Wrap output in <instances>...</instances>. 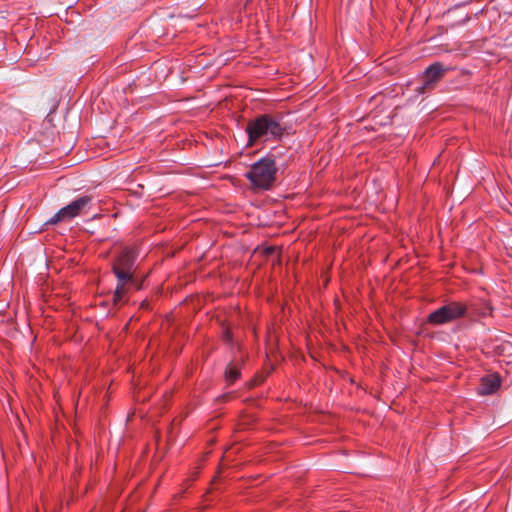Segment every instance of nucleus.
Here are the masks:
<instances>
[{
    "label": "nucleus",
    "mask_w": 512,
    "mask_h": 512,
    "mask_svg": "<svg viewBox=\"0 0 512 512\" xmlns=\"http://www.w3.org/2000/svg\"><path fill=\"white\" fill-rule=\"evenodd\" d=\"M137 252L135 248L126 247L114 259L112 271L117 279V286L113 295V303L118 305L128 293L129 286L135 283L134 272Z\"/></svg>",
    "instance_id": "1"
},
{
    "label": "nucleus",
    "mask_w": 512,
    "mask_h": 512,
    "mask_svg": "<svg viewBox=\"0 0 512 512\" xmlns=\"http://www.w3.org/2000/svg\"><path fill=\"white\" fill-rule=\"evenodd\" d=\"M245 131L248 134L247 145L253 146L258 141L279 140L285 132V127L277 117L262 114L249 120Z\"/></svg>",
    "instance_id": "2"
},
{
    "label": "nucleus",
    "mask_w": 512,
    "mask_h": 512,
    "mask_svg": "<svg viewBox=\"0 0 512 512\" xmlns=\"http://www.w3.org/2000/svg\"><path fill=\"white\" fill-rule=\"evenodd\" d=\"M277 170L275 160L264 157L254 163L245 176L255 188L268 190L276 179Z\"/></svg>",
    "instance_id": "3"
},
{
    "label": "nucleus",
    "mask_w": 512,
    "mask_h": 512,
    "mask_svg": "<svg viewBox=\"0 0 512 512\" xmlns=\"http://www.w3.org/2000/svg\"><path fill=\"white\" fill-rule=\"evenodd\" d=\"M467 305L462 302H450L429 314L427 321L433 325H443L464 317Z\"/></svg>",
    "instance_id": "4"
},
{
    "label": "nucleus",
    "mask_w": 512,
    "mask_h": 512,
    "mask_svg": "<svg viewBox=\"0 0 512 512\" xmlns=\"http://www.w3.org/2000/svg\"><path fill=\"white\" fill-rule=\"evenodd\" d=\"M450 70L451 68L445 66L443 63L434 62L424 70L421 75L422 84L415 87L414 91L418 94H425L433 90L437 83L441 81Z\"/></svg>",
    "instance_id": "5"
},
{
    "label": "nucleus",
    "mask_w": 512,
    "mask_h": 512,
    "mask_svg": "<svg viewBox=\"0 0 512 512\" xmlns=\"http://www.w3.org/2000/svg\"><path fill=\"white\" fill-rule=\"evenodd\" d=\"M92 197L89 195H83L67 206L61 208L52 218H50L47 224H56L61 221L71 220L79 216L90 204Z\"/></svg>",
    "instance_id": "6"
},
{
    "label": "nucleus",
    "mask_w": 512,
    "mask_h": 512,
    "mask_svg": "<svg viewBox=\"0 0 512 512\" xmlns=\"http://www.w3.org/2000/svg\"><path fill=\"white\" fill-rule=\"evenodd\" d=\"M500 387V379L497 375H489L481 379L478 393L481 395L493 394Z\"/></svg>",
    "instance_id": "7"
},
{
    "label": "nucleus",
    "mask_w": 512,
    "mask_h": 512,
    "mask_svg": "<svg viewBox=\"0 0 512 512\" xmlns=\"http://www.w3.org/2000/svg\"><path fill=\"white\" fill-rule=\"evenodd\" d=\"M239 376H240V370L237 366L231 364L226 368L225 378H226L227 383H229V384L234 383L239 378Z\"/></svg>",
    "instance_id": "8"
},
{
    "label": "nucleus",
    "mask_w": 512,
    "mask_h": 512,
    "mask_svg": "<svg viewBox=\"0 0 512 512\" xmlns=\"http://www.w3.org/2000/svg\"><path fill=\"white\" fill-rule=\"evenodd\" d=\"M224 337H225V340H226V341H230V339H231V334H230V332H229V331H226V332H225V336H224Z\"/></svg>",
    "instance_id": "9"
}]
</instances>
